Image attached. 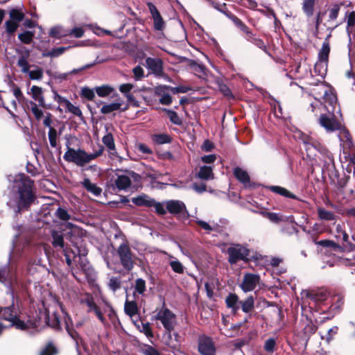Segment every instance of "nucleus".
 Wrapping results in <instances>:
<instances>
[{"label": "nucleus", "mask_w": 355, "mask_h": 355, "mask_svg": "<svg viewBox=\"0 0 355 355\" xmlns=\"http://www.w3.org/2000/svg\"><path fill=\"white\" fill-rule=\"evenodd\" d=\"M301 139L307 156L311 159L316 157L318 159V165L322 168V172L328 174L333 173L335 164L332 153L311 136L302 135Z\"/></svg>", "instance_id": "f257e3e1"}, {"label": "nucleus", "mask_w": 355, "mask_h": 355, "mask_svg": "<svg viewBox=\"0 0 355 355\" xmlns=\"http://www.w3.org/2000/svg\"><path fill=\"white\" fill-rule=\"evenodd\" d=\"M65 140L67 150L63 155V159L66 162L73 163L80 167H83L99 157L104 152V147L101 145L92 153H88L81 148L75 149L72 148L74 146V143L77 141V139L70 135L65 136Z\"/></svg>", "instance_id": "f03ea898"}, {"label": "nucleus", "mask_w": 355, "mask_h": 355, "mask_svg": "<svg viewBox=\"0 0 355 355\" xmlns=\"http://www.w3.org/2000/svg\"><path fill=\"white\" fill-rule=\"evenodd\" d=\"M33 185V181L24 174H19L15 177L14 187L17 189L18 194L17 207L19 211L28 209L35 200Z\"/></svg>", "instance_id": "7ed1b4c3"}, {"label": "nucleus", "mask_w": 355, "mask_h": 355, "mask_svg": "<svg viewBox=\"0 0 355 355\" xmlns=\"http://www.w3.org/2000/svg\"><path fill=\"white\" fill-rule=\"evenodd\" d=\"M318 83L311 89V92L314 96V101L310 103L309 108L315 114H318V110L323 107L324 105H336L337 97L332 88L325 85L322 80L318 79Z\"/></svg>", "instance_id": "20e7f679"}, {"label": "nucleus", "mask_w": 355, "mask_h": 355, "mask_svg": "<svg viewBox=\"0 0 355 355\" xmlns=\"http://www.w3.org/2000/svg\"><path fill=\"white\" fill-rule=\"evenodd\" d=\"M0 318L8 321L10 326L17 329L26 330L37 327L36 321L34 320H24L21 315L19 314V310L12 304L10 306L0 307ZM4 326L0 322V334L3 331Z\"/></svg>", "instance_id": "39448f33"}, {"label": "nucleus", "mask_w": 355, "mask_h": 355, "mask_svg": "<svg viewBox=\"0 0 355 355\" xmlns=\"http://www.w3.org/2000/svg\"><path fill=\"white\" fill-rule=\"evenodd\" d=\"M340 113V110L338 106V102L332 106L324 105L322 109L318 110V114H320L318 123L327 132L338 130L342 128V125L337 119L336 114Z\"/></svg>", "instance_id": "423d86ee"}, {"label": "nucleus", "mask_w": 355, "mask_h": 355, "mask_svg": "<svg viewBox=\"0 0 355 355\" xmlns=\"http://www.w3.org/2000/svg\"><path fill=\"white\" fill-rule=\"evenodd\" d=\"M141 177L131 171H125L116 174L114 184L120 191H126L132 186V182H139Z\"/></svg>", "instance_id": "0eeeda50"}, {"label": "nucleus", "mask_w": 355, "mask_h": 355, "mask_svg": "<svg viewBox=\"0 0 355 355\" xmlns=\"http://www.w3.org/2000/svg\"><path fill=\"white\" fill-rule=\"evenodd\" d=\"M0 282L8 288L13 297V287L17 284V268L14 264L0 269Z\"/></svg>", "instance_id": "6e6552de"}, {"label": "nucleus", "mask_w": 355, "mask_h": 355, "mask_svg": "<svg viewBox=\"0 0 355 355\" xmlns=\"http://www.w3.org/2000/svg\"><path fill=\"white\" fill-rule=\"evenodd\" d=\"M155 319L160 322L165 330H174L177 324L176 315L168 308L163 306L155 315Z\"/></svg>", "instance_id": "1a4fd4ad"}, {"label": "nucleus", "mask_w": 355, "mask_h": 355, "mask_svg": "<svg viewBox=\"0 0 355 355\" xmlns=\"http://www.w3.org/2000/svg\"><path fill=\"white\" fill-rule=\"evenodd\" d=\"M228 261L230 264H235L239 261H246L250 255L249 250L240 244H233L227 250Z\"/></svg>", "instance_id": "9d476101"}, {"label": "nucleus", "mask_w": 355, "mask_h": 355, "mask_svg": "<svg viewBox=\"0 0 355 355\" xmlns=\"http://www.w3.org/2000/svg\"><path fill=\"white\" fill-rule=\"evenodd\" d=\"M117 253L123 267L128 271L134 267V260L131 250L128 244L123 243L117 249Z\"/></svg>", "instance_id": "9b49d317"}, {"label": "nucleus", "mask_w": 355, "mask_h": 355, "mask_svg": "<svg viewBox=\"0 0 355 355\" xmlns=\"http://www.w3.org/2000/svg\"><path fill=\"white\" fill-rule=\"evenodd\" d=\"M260 276L257 274L246 272L243 275L239 287L244 293L254 291L260 284Z\"/></svg>", "instance_id": "f8f14e48"}, {"label": "nucleus", "mask_w": 355, "mask_h": 355, "mask_svg": "<svg viewBox=\"0 0 355 355\" xmlns=\"http://www.w3.org/2000/svg\"><path fill=\"white\" fill-rule=\"evenodd\" d=\"M198 350L201 355H216V347L212 338L207 336H200Z\"/></svg>", "instance_id": "ddd939ff"}, {"label": "nucleus", "mask_w": 355, "mask_h": 355, "mask_svg": "<svg viewBox=\"0 0 355 355\" xmlns=\"http://www.w3.org/2000/svg\"><path fill=\"white\" fill-rule=\"evenodd\" d=\"M77 254L73 256L76 267L83 272L87 273L90 270V265L86 258L87 250L85 247H77Z\"/></svg>", "instance_id": "4468645a"}, {"label": "nucleus", "mask_w": 355, "mask_h": 355, "mask_svg": "<svg viewBox=\"0 0 355 355\" xmlns=\"http://www.w3.org/2000/svg\"><path fill=\"white\" fill-rule=\"evenodd\" d=\"M173 331V330H165L162 336V342L171 352H174L179 349L180 345L178 340L179 334Z\"/></svg>", "instance_id": "2eb2a0df"}, {"label": "nucleus", "mask_w": 355, "mask_h": 355, "mask_svg": "<svg viewBox=\"0 0 355 355\" xmlns=\"http://www.w3.org/2000/svg\"><path fill=\"white\" fill-rule=\"evenodd\" d=\"M147 6L153 20L154 29L155 31L162 32L166 28V23L161 16L159 10L151 2H148Z\"/></svg>", "instance_id": "dca6fc26"}, {"label": "nucleus", "mask_w": 355, "mask_h": 355, "mask_svg": "<svg viewBox=\"0 0 355 355\" xmlns=\"http://www.w3.org/2000/svg\"><path fill=\"white\" fill-rule=\"evenodd\" d=\"M105 128L106 133L102 138V142L107 149L109 157L111 159L119 157L116 152L113 135L111 132L109 131L110 126L105 125Z\"/></svg>", "instance_id": "f3484780"}, {"label": "nucleus", "mask_w": 355, "mask_h": 355, "mask_svg": "<svg viewBox=\"0 0 355 355\" xmlns=\"http://www.w3.org/2000/svg\"><path fill=\"white\" fill-rule=\"evenodd\" d=\"M17 52L19 55L17 60V65L20 68V71L23 73L29 72L31 65L28 62L31 51L27 49L17 50Z\"/></svg>", "instance_id": "a211bd4d"}, {"label": "nucleus", "mask_w": 355, "mask_h": 355, "mask_svg": "<svg viewBox=\"0 0 355 355\" xmlns=\"http://www.w3.org/2000/svg\"><path fill=\"white\" fill-rule=\"evenodd\" d=\"M146 66L156 76H162L164 73L163 61L160 58H147Z\"/></svg>", "instance_id": "6ab92c4d"}, {"label": "nucleus", "mask_w": 355, "mask_h": 355, "mask_svg": "<svg viewBox=\"0 0 355 355\" xmlns=\"http://www.w3.org/2000/svg\"><path fill=\"white\" fill-rule=\"evenodd\" d=\"M166 209L173 214L185 215L187 214L184 203L180 200H168L166 202Z\"/></svg>", "instance_id": "aec40b11"}, {"label": "nucleus", "mask_w": 355, "mask_h": 355, "mask_svg": "<svg viewBox=\"0 0 355 355\" xmlns=\"http://www.w3.org/2000/svg\"><path fill=\"white\" fill-rule=\"evenodd\" d=\"M338 134V137L340 141V144L343 146V151L346 153L347 149L354 148V144L352 141V137L348 130L345 128H340Z\"/></svg>", "instance_id": "412c9836"}, {"label": "nucleus", "mask_w": 355, "mask_h": 355, "mask_svg": "<svg viewBox=\"0 0 355 355\" xmlns=\"http://www.w3.org/2000/svg\"><path fill=\"white\" fill-rule=\"evenodd\" d=\"M306 296L315 303H322L329 297V293L325 289L306 291Z\"/></svg>", "instance_id": "4be33fe9"}, {"label": "nucleus", "mask_w": 355, "mask_h": 355, "mask_svg": "<svg viewBox=\"0 0 355 355\" xmlns=\"http://www.w3.org/2000/svg\"><path fill=\"white\" fill-rule=\"evenodd\" d=\"M225 304L230 309L233 314H236L240 309V300L235 293H230L225 298Z\"/></svg>", "instance_id": "5701e85b"}, {"label": "nucleus", "mask_w": 355, "mask_h": 355, "mask_svg": "<svg viewBox=\"0 0 355 355\" xmlns=\"http://www.w3.org/2000/svg\"><path fill=\"white\" fill-rule=\"evenodd\" d=\"M233 174L234 177L240 182H241L245 187L250 186V176L248 173V172L243 169L242 168H240L239 166H236L234 168Z\"/></svg>", "instance_id": "b1692460"}, {"label": "nucleus", "mask_w": 355, "mask_h": 355, "mask_svg": "<svg viewBox=\"0 0 355 355\" xmlns=\"http://www.w3.org/2000/svg\"><path fill=\"white\" fill-rule=\"evenodd\" d=\"M28 93L31 94V96L35 101L38 102L39 106H45V100L43 95V89L42 87L33 85L31 88L30 92H28Z\"/></svg>", "instance_id": "393cba45"}, {"label": "nucleus", "mask_w": 355, "mask_h": 355, "mask_svg": "<svg viewBox=\"0 0 355 355\" xmlns=\"http://www.w3.org/2000/svg\"><path fill=\"white\" fill-rule=\"evenodd\" d=\"M81 185L95 197H98L101 195L102 189L97 186L96 184L92 182L89 178H85L81 182Z\"/></svg>", "instance_id": "a878e982"}, {"label": "nucleus", "mask_w": 355, "mask_h": 355, "mask_svg": "<svg viewBox=\"0 0 355 355\" xmlns=\"http://www.w3.org/2000/svg\"><path fill=\"white\" fill-rule=\"evenodd\" d=\"M167 89L166 85L157 87L155 89V94L160 96L159 103L162 105H170L172 103V97L168 93L165 92Z\"/></svg>", "instance_id": "bb28decb"}, {"label": "nucleus", "mask_w": 355, "mask_h": 355, "mask_svg": "<svg viewBox=\"0 0 355 355\" xmlns=\"http://www.w3.org/2000/svg\"><path fill=\"white\" fill-rule=\"evenodd\" d=\"M353 241H355L354 239H350L347 232L340 236V241H338L341 243L342 252L354 250L355 243L352 242Z\"/></svg>", "instance_id": "cd10ccee"}, {"label": "nucleus", "mask_w": 355, "mask_h": 355, "mask_svg": "<svg viewBox=\"0 0 355 355\" xmlns=\"http://www.w3.org/2000/svg\"><path fill=\"white\" fill-rule=\"evenodd\" d=\"M132 202L137 206H146L148 207H152L153 205H154V200L145 194L132 198Z\"/></svg>", "instance_id": "c85d7f7f"}, {"label": "nucleus", "mask_w": 355, "mask_h": 355, "mask_svg": "<svg viewBox=\"0 0 355 355\" xmlns=\"http://www.w3.org/2000/svg\"><path fill=\"white\" fill-rule=\"evenodd\" d=\"M329 37L330 35L327 36L322 43V48L318 53V60L328 62L329 55L330 53V45L329 41Z\"/></svg>", "instance_id": "c756f323"}, {"label": "nucleus", "mask_w": 355, "mask_h": 355, "mask_svg": "<svg viewBox=\"0 0 355 355\" xmlns=\"http://www.w3.org/2000/svg\"><path fill=\"white\" fill-rule=\"evenodd\" d=\"M327 65L328 62L320 61L318 60H317L314 67L313 72L316 76H318L320 78L319 79H324L325 75L327 74Z\"/></svg>", "instance_id": "7c9ffc66"}, {"label": "nucleus", "mask_w": 355, "mask_h": 355, "mask_svg": "<svg viewBox=\"0 0 355 355\" xmlns=\"http://www.w3.org/2000/svg\"><path fill=\"white\" fill-rule=\"evenodd\" d=\"M197 177L201 180H209L214 178L213 169L211 166H202L200 168Z\"/></svg>", "instance_id": "2f4dec72"}, {"label": "nucleus", "mask_w": 355, "mask_h": 355, "mask_svg": "<svg viewBox=\"0 0 355 355\" xmlns=\"http://www.w3.org/2000/svg\"><path fill=\"white\" fill-rule=\"evenodd\" d=\"M123 104V101L119 98L116 102L104 105L101 109V112L104 114H110L114 111H116L121 109Z\"/></svg>", "instance_id": "473e14b6"}, {"label": "nucleus", "mask_w": 355, "mask_h": 355, "mask_svg": "<svg viewBox=\"0 0 355 355\" xmlns=\"http://www.w3.org/2000/svg\"><path fill=\"white\" fill-rule=\"evenodd\" d=\"M242 311L245 313L251 312L254 308V298L252 295L248 296L245 300L240 301Z\"/></svg>", "instance_id": "72a5a7b5"}, {"label": "nucleus", "mask_w": 355, "mask_h": 355, "mask_svg": "<svg viewBox=\"0 0 355 355\" xmlns=\"http://www.w3.org/2000/svg\"><path fill=\"white\" fill-rule=\"evenodd\" d=\"M237 25L236 26L241 31L246 35V40L251 42L256 37L255 35L251 31L250 28L247 26L241 20H236Z\"/></svg>", "instance_id": "f704fd0d"}, {"label": "nucleus", "mask_w": 355, "mask_h": 355, "mask_svg": "<svg viewBox=\"0 0 355 355\" xmlns=\"http://www.w3.org/2000/svg\"><path fill=\"white\" fill-rule=\"evenodd\" d=\"M124 311L125 313L130 317L135 315L138 313L137 303L135 301L126 300L124 304Z\"/></svg>", "instance_id": "c9c22d12"}, {"label": "nucleus", "mask_w": 355, "mask_h": 355, "mask_svg": "<svg viewBox=\"0 0 355 355\" xmlns=\"http://www.w3.org/2000/svg\"><path fill=\"white\" fill-rule=\"evenodd\" d=\"M47 323L51 327L55 330L60 329V319L55 313H53L52 315H50L49 312H48Z\"/></svg>", "instance_id": "e433bc0d"}, {"label": "nucleus", "mask_w": 355, "mask_h": 355, "mask_svg": "<svg viewBox=\"0 0 355 355\" xmlns=\"http://www.w3.org/2000/svg\"><path fill=\"white\" fill-rule=\"evenodd\" d=\"M270 190L274 193H278L281 196L289 198L291 199H295L296 196L293 193H291L286 189L279 186H271L269 187Z\"/></svg>", "instance_id": "4c0bfd02"}, {"label": "nucleus", "mask_w": 355, "mask_h": 355, "mask_svg": "<svg viewBox=\"0 0 355 355\" xmlns=\"http://www.w3.org/2000/svg\"><path fill=\"white\" fill-rule=\"evenodd\" d=\"M134 295L136 296V293L144 295L145 292L146 291V281L141 278H137L135 280V284L134 286Z\"/></svg>", "instance_id": "58836bf2"}, {"label": "nucleus", "mask_w": 355, "mask_h": 355, "mask_svg": "<svg viewBox=\"0 0 355 355\" xmlns=\"http://www.w3.org/2000/svg\"><path fill=\"white\" fill-rule=\"evenodd\" d=\"M317 211L318 214V217L320 220H334L336 219V215L331 211H328L322 207H318Z\"/></svg>", "instance_id": "ea45409f"}, {"label": "nucleus", "mask_w": 355, "mask_h": 355, "mask_svg": "<svg viewBox=\"0 0 355 355\" xmlns=\"http://www.w3.org/2000/svg\"><path fill=\"white\" fill-rule=\"evenodd\" d=\"M347 20V32L349 35L352 33L354 27L355 26V12H347L345 15Z\"/></svg>", "instance_id": "a19ab883"}, {"label": "nucleus", "mask_w": 355, "mask_h": 355, "mask_svg": "<svg viewBox=\"0 0 355 355\" xmlns=\"http://www.w3.org/2000/svg\"><path fill=\"white\" fill-rule=\"evenodd\" d=\"M316 244L325 247V248H331L334 252H342V248L340 245L336 243L334 241L331 240H322L316 243Z\"/></svg>", "instance_id": "79ce46f5"}, {"label": "nucleus", "mask_w": 355, "mask_h": 355, "mask_svg": "<svg viewBox=\"0 0 355 355\" xmlns=\"http://www.w3.org/2000/svg\"><path fill=\"white\" fill-rule=\"evenodd\" d=\"M315 0H303L302 10L308 17L313 15Z\"/></svg>", "instance_id": "37998d69"}, {"label": "nucleus", "mask_w": 355, "mask_h": 355, "mask_svg": "<svg viewBox=\"0 0 355 355\" xmlns=\"http://www.w3.org/2000/svg\"><path fill=\"white\" fill-rule=\"evenodd\" d=\"M52 238H53L52 245L55 248H57V247H60L61 248H64V239H63L62 235L60 233H59L56 231H53L52 232Z\"/></svg>", "instance_id": "c03bdc74"}, {"label": "nucleus", "mask_w": 355, "mask_h": 355, "mask_svg": "<svg viewBox=\"0 0 355 355\" xmlns=\"http://www.w3.org/2000/svg\"><path fill=\"white\" fill-rule=\"evenodd\" d=\"M95 91L98 96L106 97L110 95L114 89L109 85H103L101 87H96L95 88Z\"/></svg>", "instance_id": "a18cd8bd"}, {"label": "nucleus", "mask_w": 355, "mask_h": 355, "mask_svg": "<svg viewBox=\"0 0 355 355\" xmlns=\"http://www.w3.org/2000/svg\"><path fill=\"white\" fill-rule=\"evenodd\" d=\"M26 74L28 75L31 80H40L43 78L44 72L42 69L35 67V69L30 70Z\"/></svg>", "instance_id": "49530a36"}, {"label": "nucleus", "mask_w": 355, "mask_h": 355, "mask_svg": "<svg viewBox=\"0 0 355 355\" xmlns=\"http://www.w3.org/2000/svg\"><path fill=\"white\" fill-rule=\"evenodd\" d=\"M35 35V33L33 31H26L18 35L19 40L24 44H30Z\"/></svg>", "instance_id": "de8ad7c7"}, {"label": "nucleus", "mask_w": 355, "mask_h": 355, "mask_svg": "<svg viewBox=\"0 0 355 355\" xmlns=\"http://www.w3.org/2000/svg\"><path fill=\"white\" fill-rule=\"evenodd\" d=\"M63 251L67 266L71 269V270H73V256L76 255V254L73 250H68L67 249H64Z\"/></svg>", "instance_id": "09e8293b"}, {"label": "nucleus", "mask_w": 355, "mask_h": 355, "mask_svg": "<svg viewBox=\"0 0 355 355\" xmlns=\"http://www.w3.org/2000/svg\"><path fill=\"white\" fill-rule=\"evenodd\" d=\"M191 67L193 73L199 77H202L207 74V69L202 64L194 62L191 65Z\"/></svg>", "instance_id": "8fccbe9b"}, {"label": "nucleus", "mask_w": 355, "mask_h": 355, "mask_svg": "<svg viewBox=\"0 0 355 355\" xmlns=\"http://www.w3.org/2000/svg\"><path fill=\"white\" fill-rule=\"evenodd\" d=\"M344 304V299L340 295H336L333 298L332 304L331 306V309L333 311H336L338 312L341 308V306Z\"/></svg>", "instance_id": "3c124183"}, {"label": "nucleus", "mask_w": 355, "mask_h": 355, "mask_svg": "<svg viewBox=\"0 0 355 355\" xmlns=\"http://www.w3.org/2000/svg\"><path fill=\"white\" fill-rule=\"evenodd\" d=\"M173 272L178 274H183L184 271V266L176 259L171 260L169 263Z\"/></svg>", "instance_id": "603ef678"}, {"label": "nucleus", "mask_w": 355, "mask_h": 355, "mask_svg": "<svg viewBox=\"0 0 355 355\" xmlns=\"http://www.w3.org/2000/svg\"><path fill=\"white\" fill-rule=\"evenodd\" d=\"M153 141L158 144H164L170 143L171 139L166 134H158L153 136Z\"/></svg>", "instance_id": "864d4df0"}, {"label": "nucleus", "mask_w": 355, "mask_h": 355, "mask_svg": "<svg viewBox=\"0 0 355 355\" xmlns=\"http://www.w3.org/2000/svg\"><path fill=\"white\" fill-rule=\"evenodd\" d=\"M69 47H58L53 49L51 51L44 53L43 56L55 58L62 55Z\"/></svg>", "instance_id": "5fc2aeb1"}, {"label": "nucleus", "mask_w": 355, "mask_h": 355, "mask_svg": "<svg viewBox=\"0 0 355 355\" xmlns=\"http://www.w3.org/2000/svg\"><path fill=\"white\" fill-rule=\"evenodd\" d=\"M10 19L19 24L24 19V13L18 10L13 9L10 12Z\"/></svg>", "instance_id": "6e6d98bb"}, {"label": "nucleus", "mask_w": 355, "mask_h": 355, "mask_svg": "<svg viewBox=\"0 0 355 355\" xmlns=\"http://www.w3.org/2000/svg\"><path fill=\"white\" fill-rule=\"evenodd\" d=\"M81 302L87 305L88 312H94L98 307L92 296H87L85 299L82 300Z\"/></svg>", "instance_id": "4d7b16f0"}, {"label": "nucleus", "mask_w": 355, "mask_h": 355, "mask_svg": "<svg viewBox=\"0 0 355 355\" xmlns=\"http://www.w3.org/2000/svg\"><path fill=\"white\" fill-rule=\"evenodd\" d=\"M196 222L201 228L205 230L207 233H209L211 231L216 230L217 227H218L217 224L211 225L209 223L198 219L196 220Z\"/></svg>", "instance_id": "13d9d810"}, {"label": "nucleus", "mask_w": 355, "mask_h": 355, "mask_svg": "<svg viewBox=\"0 0 355 355\" xmlns=\"http://www.w3.org/2000/svg\"><path fill=\"white\" fill-rule=\"evenodd\" d=\"M218 87L220 90V92L226 97L227 98H232V94L230 89V88L227 87V85H225L223 81L218 80L217 81Z\"/></svg>", "instance_id": "bf43d9fd"}, {"label": "nucleus", "mask_w": 355, "mask_h": 355, "mask_svg": "<svg viewBox=\"0 0 355 355\" xmlns=\"http://www.w3.org/2000/svg\"><path fill=\"white\" fill-rule=\"evenodd\" d=\"M48 137L51 147H57L58 132L54 128H51L48 132Z\"/></svg>", "instance_id": "052dcab7"}, {"label": "nucleus", "mask_w": 355, "mask_h": 355, "mask_svg": "<svg viewBox=\"0 0 355 355\" xmlns=\"http://www.w3.org/2000/svg\"><path fill=\"white\" fill-rule=\"evenodd\" d=\"M30 104L31 105V112H33L35 118L37 121L40 120L44 115L43 111L38 107V105L35 102L31 101Z\"/></svg>", "instance_id": "680f3d73"}, {"label": "nucleus", "mask_w": 355, "mask_h": 355, "mask_svg": "<svg viewBox=\"0 0 355 355\" xmlns=\"http://www.w3.org/2000/svg\"><path fill=\"white\" fill-rule=\"evenodd\" d=\"M165 111L167 112L168 116L170 121L173 123H174L175 125H180L182 123L181 119L179 117L178 114L175 111H173L171 110H166V109H165Z\"/></svg>", "instance_id": "e2e57ef3"}, {"label": "nucleus", "mask_w": 355, "mask_h": 355, "mask_svg": "<svg viewBox=\"0 0 355 355\" xmlns=\"http://www.w3.org/2000/svg\"><path fill=\"white\" fill-rule=\"evenodd\" d=\"M55 214V216L61 220L67 221L71 218L68 211L62 207H58Z\"/></svg>", "instance_id": "0e129e2a"}, {"label": "nucleus", "mask_w": 355, "mask_h": 355, "mask_svg": "<svg viewBox=\"0 0 355 355\" xmlns=\"http://www.w3.org/2000/svg\"><path fill=\"white\" fill-rule=\"evenodd\" d=\"M138 328L139 329V331L141 332L144 333L147 338H153V333L152 331L150 324L149 322L142 323L141 327H138Z\"/></svg>", "instance_id": "69168bd1"}, {"label": "nucleus", "mask_w": 355, "mask_h": 355, "mask_svg": "<svg viewBox=\"0 0 355 355\" xmlns=\"http://www.w3.org/2000/svg\"><path fill=\"white\" fill-rule=\"evenodd\" d=\"M56 352L55 347L50 343L40 352V355H55Z\"/></svg>", "instance_id": "338daca9"}, {"label": "nucleus", "mask_w": 355, "mask_h": 355, "mask_svg": "<svg viewBox=\"0 0 355 355\" xmlns=\"http://www.w3.org/2000/svg\"><path fill=\"white\" fill-rule=\"evenodd\" d=\"M144 355H160L159 352L153 347L146 345L141 350Z\"/></svg>", "instance_id": "774afa93"}]
</instances>
